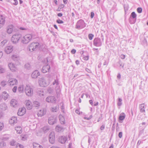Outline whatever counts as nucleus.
Here are the masks:
<instances>
[{"label":"nucleus","mask_w":148,"mask_h":148,"mask_svg":"<svg viewBox=\"0 0 148 148\" xmlns=\"http://www.w3.org/2000/svg\"><path fill=\"white\" fill-rule=\"evenodd\" d=\"M32 38V35L29 34L25 36L21 39V42L23 44L28 43Z\"/></svg>","instance_id":"1"},{"label":"nucleus","mask_w":148,"mask_h":148,"mask_svg":"<svg viewBox=\"0 0 148 148\" xmlns=\"http://www.w3.org/2000/svg\"><path fill=\"white\" fill-rule=\"evenodd\" d=\"M21 35L20 34H16L13 35L11 38V40L14 44H16L18 42L21 38Z\"/></svg>","instance_id":"2"},{"label":"nucleus","mask_w":148,"mask_h":148,"mask_svg":"<svg viewBox=\"0 0 148 148\" xmlns=\"http://www.w3.org/2000/svg\"><path fill=\"white\" fill-rule=\"evenodd\" d=\"M39 45V43L37 42H32L29 46V49L30 51L32 52L36 50Z\"/></svg>","instance_id":"3"},{"label":"nucleus","mask_w":148,"mask_h":148,"mask_svg":"<svg viewBox=\"0 0 148 148\" xmlns=\"http://www.w3.org/2000/svg\"><path fill=\"white\" fill-rule=\"evenodd\" d=\"M26 95L28 96H31L33 94V89L30 86L27 85L25 89Z\"/></svg>","instance_id":"4"},{"label":"nucleus","mask_w":148,"mask_h":148,"mask_svg":"<svg viewBox=\"0 0 148 148\" xmlns=\"http://www.w3.org/2000/svg\"><path fill=\"white\" fill-rule=\"evenodd\" d=\"M85 26V23L84 21L82 19H80L77 22L75 28L78 29H80L84 28Z\"/></svg>","instance_id":"5"},{"label":"nucleus","mask_w":148,"mask_h":148,"mask_svg":"<svg viewBox=\"0 0 148 148\" xmlns=\"http://www.w3.org/2000/svg\"><path fill=\"white\" fill-rule=\"evenodd\" d=\"M38 83L40 86L45 87L48 85L49 83L44 77H42L39 79Z\"/></svg>","instance_id":"6"},{"label":"nucleus","mask_w":148,"mask_h":148,"mask_svg":"<svg viewBox=\"0 0 148 148\" xmlns=\"http://www.w3.org/2000/svg\"><path fill=\"white\" fill-rule=\"evenodd\" d=\"M8 82V86L11 87L17 85L18 83L17 80L15 78H10Z\"/></svg>","instance_id":"7"},{"label":"nucleus","mask_w":148,"mask_h":148,"mask_svg":"<svg viewBox=\"0 0 148 148\" xmlns=\"http://www.w3.org/2000/svg\"><path fill=\"white\" fill-rule=\"evenodd\" d=\"M136 14L134 12H132L130 15V23L131 24L134 23L136 21Z\"/></svg>","instance_id":"8"},{"label":"nucleus","mask_w":148,"mask_h":148,"mask_svg":"<svg viewBox=\"0 0 148 148\" xmlns=\"http://www.w3.org/2000/svg\"><path fill=\"white\" fill-rule=\"evenodd\" d=\"M55 134L54 132H51L49 135V140L50 143L52 144L55 142Z\"/></svg>","instance_id":"9"},{"label":"nucleus","mask_w":148,"mask_h":148,"mask_svg":"<svg viewBox=\"0 0 148 148\" xmlns=\"http://www.w3.org/2000/svg\"><path fill=\"white\" fill-rule=\"evenodd\" d=\"M94 45L97 47H99L101 46L102 42L100 38H95L93 41Z\"/></svg>","instance_id":"10"},{"label":"nucleus","mask_w":148,"mask_h":148,"mask_svg":"<svg viewBox=\"0 0 148 148\" xmlns=\"http://www.w3.org/2000/svg\"><path fill=\"white\" fill-rule=\"evenodd\" d=\"M46 101L48 103H55L56 101V99L54 96H49L46 98Z\"/></svg>","instance_id":"11"},{"label":"nucleus","mask_w":148,"mask_h":148,"mask_svg":"<svg viewBox=\"0 0 148 148\" xmlns=\"http://www.w3.org/2000/svg\"><path fill=\"white\" fill-rule=\"evenodd\" d=\"M8 66L10 70L12 72L16 71L17 68L15 64L12 62L8 64Z\"/></svg>","instance_id":"12"},{"label":"nucleus","mask_w":148,"mask_h":148,"mask_svg":"<svg viewBox=\"0 0 148 148\" xmlns=\"http://www.w3.org/2000/svg\"><path fill=\"white\" fill-rule=\"evenodd\" d=\"M56 122V118L53 116L49 117L48 119V123L51 125H53Z\"/></svg>","instance_id":"13"},{"label":"nucleus","mask_w":148,"mask_h":148,"mask_svg":"<svg viewBox=\"0 0 148 148\" xmlns=\"http://www.w3.org/2000/svg\"><path fill=\"white\" fill-rule=\"evenodd\" d=\"M26 109L24 107L20 108L18 110V114L19 116L23 115L25 113Z\"/></svg>","instance_id":"14"},{"label":"nucleus","mask_w":148,"mask_h":148,"mask_svg":"<svg viewBox=\"0 0 148 148\" xmlns=\"http://www.w3.org/2000/svg\"><path fill=\"white\" fill-rule=\"evenodd\" d=\"M40 74L38 71L36 70L32 73L31 76L33 78L36 79L37 78L38 76L40 75Z\"/></svg>","instance_id":"15"},{"label":"nucleus","mask_w":148,"mask_h":148,"mask_svg":"<svg viewBox=\"0 0 148 148\" xmlns=\"http://www.w3.org/2000/svg\"><path fill=\"white\" fill-rule=\"evenodd\" d=\"M50 67L49 65H47L43 66L42 67V71L44 73H45L49 71Z\"/></svg>","instance_id":"16"},{"label":"nucleus","mask_w":148,"mask_h":148,"mask_svg":"<svg viewBox=\"0 0 148 148\" xmlns=\"http://www.w3.org/2000/svg\"><path fill=\"white\" fill-rule=\"evenodd\" d=\"M26 106L27 109L31 110L32 108V104L31 102L29 100H26L25 101Z\"/></svg>","instance_id":"17"},{"label":"nucleus","mask_w":148,"mask_h":148,"mask_svg":"<svg viewBox=\"0 0 148 148\" xmlns=\"http://www.w3.org/2000/svg\"><path fill=\"white\" fill-rule=\"evenodd\" d=\"M5 23V17L3 15H0V25L2 27Z\"/></svg>","instance_id":"18"},{"label":"nucleus","mask_w":148,"mask_h":148,"mask_svg":"<svg viewBox=\"0 0 148 148\" xmlns=\"http://www.w3.org/2000/svg\"><path fill=\"white\" fill-rule=\"evenodd\" d=\"M46 112V109L43 108L42 110H40L38 112L37 115L38 116H42L45 115Z\"/></svg>","instance_id":"19"},{"label":"nucleus","mask_w":148,"mask_h":148,"mask_svg":"<svg viewBox=\"0 0 148 148\" xmlns=\"http://www.w3.org/2000/svg\"><path fill=\"white\" fill-rule=\"evenodd\" d=\"M13 47L12 46L7 47L5 49V52L7 54L10 53L13 51Z\"/></svg>","instance_id":"20"},{"label":"nucleus","mask_w":148,"mask_h":148,"mask_svg":"<svg viewBox=\"0 0 148 148\" xmlns=\"http://www.w3.org/2000/svg\"><path fill=\"white\" fill-rule=\"evenodd\" d=\"M66 137L64 136H60L59 138V141L62 144L64 143L67 140Z\"/></svg>","instance_id":"21"},{"label":"nucleus","mask_w":148,"mask_h":148,"mask_svg":"<svg viewBox=\"0 0 148 148\" xmlns=\"http://www.w3.org/2000/svg\"><path fill=\"white\" fill-rule=\"evenodd\" d=\"M17 118L14 116L12 117L9 121V123L11 125L17 123Z\"/></svg>","instance_id":"22"},{"label":"nucleus","mask_w":148,"mask_h":148,"mask_svg":"<svg viewBox=\"0 0 148 148\" xmlns=\"http://www.w3.org/2000/svg\"><path fill=\"white\" fill-rule=\"evenodd\" d=\"M9 96V95L5 91H4L2 92V97L5 100L7 99Z\"/></svg>","instance_id":"23"},{"label":"nucleus","mask_w":148,"mask_h":148,"mask_svg":"<svg viewBox=\"0 0 148 148\" xmlns=\"http://www.w3.org/2000/svg\"><path fill=\"white\" fill-rule=\"evenodd\" d=\"M33 148H43L42 145L36 142H33L32 143Z\"/></svg>","instance_id":"24"},{"label":"nucleus","mask_w":148,"mask_h":148,"mask_svg":"<svg viewBox=\"0 0 148 148\" xmlns=\"http://www.w3.org/2000/svg\"><path fill=\"white\" fill-rule=\"evenodd\" d=\"M17 103L18 102L17 101L14 99H12L10 102L11 105L13 107H16Z\"/></svg>","instance_id":"25"},{"label":"nucleus","mask_w":148,"mask_h":148,"mask_svg":"<svg viewBox=\"0 0 148 148\" xmlns=\"http://www.w3.org/2000/svg\"><path fill=\"white\" fill-rule=\"evenodd\" d=\"M13 28V26L12 25H10L8 26L7 29V32L9 34H10L12 33Z\"/></svg>","instance_id":"26"},{"label":"nucleus","mask_w":148,"mask_h":148,"mask_svg":"<svg viewBox=\"0 0 148 148\" xmlns=\"http://www.w3.org/2000/svg\"><path fill=\"white\" fill-rule=\"evenodd\" d=\"M139 107L140 109V111L141 112H145L144 103H143L140 104Z\"/></svg>","instance_id":"27"},{"label":"nucleus","mask_w":148,"mask_h":148,"mask_svg":"<svg viewBox=\"0 0 148 148\" xmlns=\"http://www.w3.org/2000/svg\"><path fill=\"white\" fill-rule=\"evenodd\" d=\"M56 130L58 132L63 131L64 130V128L59 125H57L56 126Z\"/></svg>","instance_id":"28"},{"label":"nucleus","mask_w":148,"mask_h":148,"mask_svg":"<svg viewBox=\"0 0 148 148\" xmlns=\"http://www.w3.org/2000/svg\"><path fill=\"white\" fill-rule=\"evenodd\" d=\"M59 109V106H55L51 107V112H55L58 110Z\"/></svg>","instance_id":"29"},{"label":"nucleus","mask_w":148,"mask_h":148,"mask_svg":"<svg viewBox=\"0 0 148 148\" xmlns=\"http://www.w3.org/2000/svg\"><path fill=\"white\" fill-rule=\"evenodd\" d=\"M0 108L2 110H5L7 108V106L5 103H2L0 105Z\"/></svg>","instance_id":"30"},{"label":"nucleus","mask_w":148,"mask_h":148,"mask_svg":"<svg viewBox=\"0 0 148 148\" xmlns=\"http://www.w3.org/2000/svg\"><path fill=\"white\" fill-rule=\"evenodd\" d=\"M12 59L15 61H18L19 59V56L16 55H14L12 56Z\"/></svg>","instance_id":"31"},{"label":"nucleus","mask_w":148,"mask_h":148,"mask_svg":"<svg viewBox=\"0 0 148 148\" xmlns=\"http://www.w3.org/2000/svg\"><path fill=\"white\" fill-rule=\"evenodd\" d=\"M125 114L123 113H121L119 117V119L120 120L122 121L123 120L125 117Z\"/></svg>","instance_id":"32"},{"label":"nucleus","mask_w":148,"mask_h":148,"mask_svg":"<svg viewBox=\"0 0 148 148\" xmlns=\"http://www.w3.org/2000/svg\"><path fill=\"white\" fill-rule=\"evenodd\" d=\"M59 117L60 118V121L62 124H64L65 122L63 116L61 115H60L59 116Z\"/></svg>","instance_id":"33"},{"label":"nucleus","mask_w":148,"mask_h":148,"mask_svg":"<svg viewBox=\"0 0 148 148\" xmlns=\"http://www.w3.org/2000/svg\"><path fill=\"white\" fill-rule=\"evenodd\" d=\"M15 130L18 134H21L22 133L21 128V127H16Z\"/></svg>","instance_id":"34"},{"label":"nucleus","mask_w":148,"mask_h":148,"mask_svg":"<svg viewBox=\"0 0 148 148\" xmlns=\"http://www.w3.org/2000/svg\"><path fill=\"white\" fill-rule=\"evenodd\" d=\"M42 130L44 133H45L48 132L49 130V128L48 126H46L42 128Z\"/></svg>","instance_id":"35"},{"label":"nucleus","mask_w":148,"mask_h":148,"mask_svg":"<svg viewBox=\"0 0 148 148\" xmlns=\"http://www.w3.org/2000/svg\"><path fill=\"white\" fill-rule=\"evenodd\" d=\"M23 90V85H20L18 88V90L20 92H22Z\"/></svg>","instance_id":"36"},{"label":"nucleus","mask_w":148,"mask_h":148,"mask_svg":"<svg viewBox=\"0 0 148 148\" xmlns=\"http://www.w3.org/2000/svg\"><path fill=\"white\" fill-rule=\"evenodd\" d=\"M6 144L4 141H2L0 143V148H3L6 147Z\"/></svg>","instance_id":"37"},{"label":"nucleus","mask_w":148,"mask_h":148,"mask_svg":"<svg viewBox=\"0 0 148 148\" xmlns=\"http://www.w3.org/2000/svg\"><path fill=\"white\" fill-rule=\"evenodd\" d=\"M10 145L12 146H14L16 144V141L14 140H12L10 143Z\"/></svg>","instance_id":"38"},{"label":"nucleus","mask_w":148,"mask_h":148,"mask_svg":"<svg viewBox=\"0 0 148 148\" xmlns=\"http://www.w3.org/2000/svg\"><path fill=\"white\" fill-rule=\"evenodd\" d=\"M47 91L48 92L49 94H52L53 92V90L51 88H49L47 89Z\"/></svg>","instance_id":"39"},{"label":"nucleus","mask_w":148,"mask_h":148,"mask_svg":"<svg viewBox=\"0 0 148 148\" xmlns=\"http://www.w3.org/2000/svg\"><path fill=\"white\" fill-rule=\"evenodd\" d=\"M40 104L37 101H35L34 102V106L35 107H37L39 106Z\"/></svg>","instance_id":"40"},{"label":"nucleus","mask_w":148,"mask_h":148,"mask_svg":"<svg viewBox=\"0 0 148 148\" xmlns=\"http://www.w3.org/2000/svg\"><path fill=\"white\" fill-rule=\"evenodd\" d=\"M21 139L23 140H27V135H22L21 136Z\"/></svg>","instance_id":"41"},{"label":"nucleus","mask_w":148,"mask_h":148,"mask_svg":"<svg viewBox=\"0 0 148 148\" xmlns=\"http://www.w3.org/2000/svg\"><path fill=\"white\" fill-rule=\"evenodd\" d=\"M4 127V123L3 122H0V131L2 130Z\"/></svg>","instance_id":"42"},{"label":"nucleus","mask_w":148,"mask_h":148,"mask_svg":"<svg viewBox=\"0 0 148 148\" xmlns=\"http://www.w3.org/2000/svg\"><path fill=\"white\" fill-rule=\"evenodd\" d=\"M93 37L94 35L92 34H90L88 35V37L90 40H92Z\"/></svg>","instance_id":"43"},{"label":"nucleus","mask_w":148,"mask_h":148,"mask_svg":"<svg viewBox=\"0 0 148 148\" xmlns=\"http://www.w3.org/2000/svg\"><path fill=\"white\" fill-rule=\"evenodd\" d=\"M5 71L4 69L2 68V66H0V73H4Z\"/></svg>","instance_id":"44"},{"label":"nucleus","mask_w":148,"mask_h":148,"mask_svg":"<svg viewBox=\"0 0 148 148\" xmlns=\"http://www.w3.org/2000/svg\"><path fill=\"white\" fill-rule=\"evenodd\" d=\"M16 148H23V145L19 144H17L16 147Z\"/></svg>","instance_id":"45"},{"label":"nucleus","mask_w":148,"mask_h":148,"mask_svg":"<svg viewBox=\"0 0 148 148\" xmlns=\"http://www.w3.org/2000/svg\"><path fill=\"white\" fill-rule=\"evenodd\" d=\"M6 84V82L4 81H3L1 83V85L3 87L5 86Z\"/></svg>","instance_id":"46"},{"label":"nucleus","mask_w":148,"mask_h":148,"mask_svg":"<svg viewBox=\"0 0 148 148\" xmlns=\"http://www.w3.org/2000/svg\"><path fill=\"white\" fill-rule=\"evenodd\" d=\"M25 68L27 69H29L30 68V65L28 63L26 64L25 65Z\"/></svg>","instance_id":"47"},{"label":"nucleus","mask_w":148,"mask_h":148,"mask_svg":"<svg viewBox=\"0 0 148 148\" xmlns=\"http://www.w3.org/2000/svg\"><path fill=\"white\" fill-rule=\"evenodd\" d=\"M8 40H3L1 42V45L2 46H3L5 45V44L7 42Z\"/></svg>","instance_id":"48"},{"label":"nucleus","mask_w":148,"mask_h":148,"mask_svg":"<svg viewBox=\"0 0 148 148\" xmlns=\"http://www.w3.org/2000/svg\"><path fill=\"white\" fill-rule=\"evenodd\" d=\"M137 11L138 13H141L142 11V9L141 8H138L137 9Z\"/></svg>","instance_id":"49"},{"label":"nucleus","mask_w":148,"mask_h":148,"mask_svg":"<svg viewBox=\"0 0 148 148\" xmlns=\"http://www.w3.org/2000/svg\"><path fill=\"white\" fill-rule=\"evenodd\" d=\"M13 2H11L12 4L15 5H16L18 3V2L17 0H12Z\"/></svg>","instance_id":"50"},{"label":"nucleus","mask_w":148,"mask_h":148,"mask_svg":"<svg viewBox=\"0 0 148 148\" xmlns=\"http://www.w3.org/2000/svg\"><path fill=\"white\" fill-rule=\"evenodd\" d=\"M55 84H56V85L57 86L58 85V79L55 80V81L53 83V85H54Z\"/></svg>","instance_id":"51"},{"label":"nucleus","mask_w":148,"mask_h":148,"mask_svg":"<svg viewBox=\"0 0 148 148\" xmlns=\"http://www.w3.org/2000/svg\"><path fill=\"white\" fill-rule=\"evenodd\" d=\"M17 89V87L16 86H14L12 89L13 92L15 93L16 92Z\"/></svg>","instance_id":"52"},{"label":"nucleus","mask_w":148,"mask_h":148,"mask_svg":"<svg viewBox=\"0 0 148 148\" xmlns=\"http://www.w3.org/2000/svg\"><path fill=\"white\" fill-rule=\"evenodd\" d=\"M142 44L144 45H146L147 44V40L145 39L144 38L143 40V41L142 42Z\"/></svg>","instance_id":"53"},{"label":"nucleus","mask_w":148,"mask_h":148,"mask_svg":"<svg viewBox=\"0 0 148 148\" xmlns=\"http://www.w3.org/2000/svg\"><path fill=\"white\" fill-rule=\"evenodd\" d=\"M57 22L59 24L63 23L64 22L60 19H58L57 20Z\"/></svg>","instance_id":"54"},{"label":"nucleus","mask_w":148,"mask_h":148,"mask_svg":"<svg viewBox=\"0 0 148 148\" xmlns=\"http://www.w3.org/2000/svg\"><path fill=\"white\" fill-rule=\"evenodd\" d=\"M94 16V13L93 12H91L90 13V17L92 18H93Z\"/></svg>","instance_id":"55"},{"label":"nucleus","mask_w":148,"mask_h":148,"mask_svg":"<svg viewBox=\"0 0 148 148\" xmlns=\"http://www.w3.org/2000/svg\"><path fill=\"white\" fill-rule=\"evenodd\" d=\"M122 136V132H119V136L120 138H121Z\"/></svg>","instance_id":"56"},{"label":"nucleus","mask_w":148,"mask_h":148,"mask_svg":"<svg viewBox=\"0 0 148 148\" xmlns=\"http://www.w3.org/2000/svg\"><path fill=\"white\" fill-rule=\"evenodd\" d=\"M7 76L10 78L12 77V75L11 73H8L7 74Z\"/></svg>","instance_id":"57"},{"label":"nucleus","mask_w":148,"mask_h":148,"mask_svg":"<svg viewBox=\"0 0 148 148\" xmlns=\"http://www.w3.org/2000/svg\"><path fill=\"white\" fill-rule=\"evenodd\" d=\"M120 57L122 59H123L125 58V56L124 55L122 54L121 55Z\"/></svg>","instance_id":"58"},{"label":"nucleus","mask_w":148,"mask_h":148,"mask_svg":"<svg viewBox=\"0 0 148 148\" xmlns=\"http://www.w3.org/2000/svg\"><path fill=\"white\" fill-rule=\"evenodd\" d=\"M76 52V50L75 49H73L71 51V53L72 54H74Z\"/></svg>","instance_id":"59"},{"label":"nucleus","mask_w":148,"mask_h":148,"mask_svg":"<svg viewBox=\"0 0 148 148\" xmlns=\"http://www.w3.org/2000/svg\"><path fill=\"white\" fill-rule=\"evenodd\" d=\"M105 128V126L104 125H102L100 127V129L101 130H102L104 129Z\"/></svg>","instance_id":"60"},{"label":"nucleus","mask_w":148,"mask_h":148,"mask_svg":"<svg viewBox=\"0 0 148 148\" xmlns=\"http://www.w3.org/2000/svg\"><path fill=\"white\" fill-rule=\"evenodd\" d=\"M75 112H76L77 114H80V112H79V110L78 109H76V110H75Z\"/></svg>","instance_id":"61"},{"label":"nucleus","mask_w":148,"mask_h":148,"mask_svg":"<svg viewBox=\"0 0 148 148\" xmlns=\"http://www.w3.org/2000/svg\"><path fill=\"white\" fill-rule=\"evenodd\" d=\"M86 71L89 73H91L90 70L88 68H86L85 69Z\"/></svg>","instance_id":"62"},{"label":"nucleus","mask_w":148,"mask_h":148,"mask_svg":"<svg viewBox=\"0 0 148 148\" xmlns=\"http://www.w3.org/2000/svg\"><path fill=\"white\" fill-rule=\"evenodd\" d=\"M122 104V102L118 101L117 103V105L118 106H121Z\"/></svg>","instance_id":"63"},{"label":"nucleus","mask_w":148,"mask_h":148,"mask_svg":"<svg viewBox=\"0 0 148 148\" xmlns=\"http://www.w3.org/2000/svg\"><path fill=\"white\" fill-rule=\"evenodd\" d=\"M117 78L118 79H120V78H121V75L120 73H119L118 74V75H117Z\"/></svg>","instance_id":"64"}]
</instances>
